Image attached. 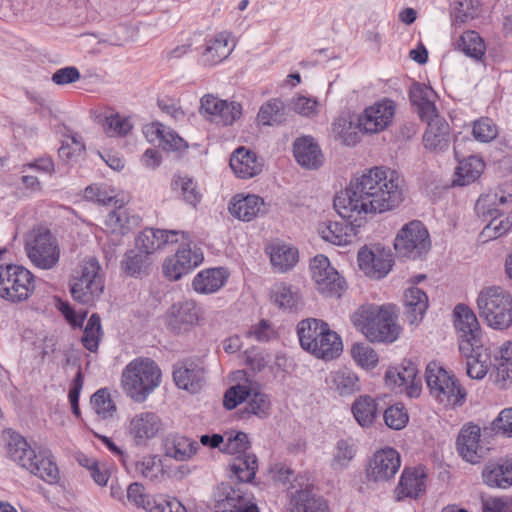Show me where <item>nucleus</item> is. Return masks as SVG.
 Segmentation results:
<instances>
[{"label":"nucleus","mask_w":512,"mask_h":512,"mask_svg":"<svg viewBox=\"0 0 512 512\" xmlns=\"http://www.w3.org/2000/svg\"><path fill=\"white\" fill-rule=\"evenodd\" d=\"M354 326L371 342L392 343L400 334L396 317L389 307L361 306L352 316Z\"/></svg>","instance_id":"f03ea898"},{"label":"nucleus","mask_w":512,"mask_h":512,"mask_svg":"<svg viewBox=\"0 0 512 512\" xmlns=\"http://www.w3.org/2000/svg\"><path fill=\"white\" fill-rule=\"evenodd\" d=\"M458 45L461 51L471 58L478 60L485 54V43L475 31L464 32L460 37Z\"/></svg>","instance_id":"3c124183"},{"label":"nucleus","mask_w":512,"mask_h":512,"mask_svg":"<svg viewBox=\"0 0 512 512\" xmlns=\"http://www.w3.org/2000/svg\"><path fill=\"white\" fill-rule=\"evenodd\" d=\"M245 501L240 491L230 486H223L215 496L214 507L216 512H237Z\"/></svg>","instance_id":"a18cd8bd"},{"label":"nucleus","mask_w":512,"mask_h":512,"mask_svg":"<svg viewBox=\"0 0 512 512\" xmlns=\"http://www.w3.org/2000/svg\"><path fill=\"white\" fill-rule=\"evenodd\" d=\"M333 132L347 146L355 145L356 133L352 123L345 118H338L333 123Z\"/></svg>","instance_id":"69168bd1"},{"label":"nucleus","mask_w":512,"mask_h":512,"mask_svg":"<svg viewBox=\"0 0 512 512\" xmlns=\"http://www.w3.org/2000/svg\"><path fill=\"white\" fill-rule=\"evenodd\" d=\"M476 305L480 318L490 328L502 331L512 325V296L502 287H484Z\"/></svg>","instance_id":"20e7f679"},{"label":"nucleus","mask_w":512,"mask_h":512,"mask_svg":"<svg viewBox=\"0 0 512 512\" xmlns=\"http://www.w3.org/2000/svg\"><path fill=\"white\" fill-rule=\"evenodd\" d=\"M301 347L319 359L332 360L342 352L339 335L320 319L307 318L297 325Z\"/></svg>","instance_id":"7ed1b4c3"},{"label":"nucleus","mask_w":512,"mask_h":512,"mask_svg":"<svg viewBox=\"0 0 512 512\" xmlns=\"http://www.w3.org/2000/svg\"><path fill=\"white\" fill-rule=\"evenodd\" d=\"M423 144L431 151L445 150L449 145V125L441 117L429 121L423 135Z\"/></svg>","instance_id":"f704fd0d"},{"label":"nucleus","mask_w":512,"mask_h":512,"mask_svg":"<svg viewBox=\"0 0 512 512\" xmlns=\"http://www.w3.org/2000/svg\"><path fill=\"white\" fill-rule=\"evenodd\" d=\"M24 468L49 484L56 483L59 478L56 464L50 457L42 454L35 453V457L30 458Z\"/></svg>","instance_id":"79ce46f5"},{"label":"nucleus","mask_w":512,"mask_h":512,"mask_svg":"<svg viewBox=\"0 0 512 512\" xmlns=\"http://www.w3.org/2000/svg\"><path fill=\"white\" fill-rule=\"evenodd\" d=\"M312 278L316 289L328 297L339 298L346 290V282L338 271L331 266L324 255L315 256L310 264Z\"/></svg>","instance_id":"ddd939ff"},{"label":"nucleus","mask_w":512,"mask_h":512,"mask_svg":"<svg viewBox=\"0 0 512 512\" xmlns=\"http://www.w3.org/2000/svg\"><path fill=\"white\" fill-rule=\"evenodd\" d=\"M203 261V252L192 242H185L175 255L166 259L163 264L164 274L171 280H178L189 273Z\"/></svg>","instance_id":"f3484780"},{"label":"nucleus","mask_w":512,"mask_h":512,"mask_svg":"<svg viewBox=\"0 0 512 512\" xmlns=\"http://www.w3.org/2000/svg\"><path fill=\"white\" fill-rule=\"evenodd\" d=\"M352 413L360 426L369 427L376 418V402L370 396H360L352 405Z\"/></svg>","instance_id":"de8ad7c7"},{"label":"nucleus","mask_w":512,"mask_h":512,"mask_svg":"<svg viewBox=\"0 0 512 512\" xmlns=\"http://www.w3.org/2000/svg\"><path fill=\"white\" fill-rule=\"evenodd\" d=\"M512 226V220H510L509 217L499 219L497 217H494L483 229L482 236L488 240V239H496L503 234H505L507 231L510 230Z\"/></svg>","instance_id":"0e129e2a"},{"label":"nucleus","mask_w":512,"mask_h":512,"mask_svg":"<svg viewBox=\"0 0 512 512\" xmlns=\"http://www.w3.org/2000/svg\"><path fill=\"white\" fill-rule=\"evenodd\" d=\"M34 276L20 265H0V297L13 302H22L34 290Z\"/></svg>","instance_id":"1a4fd4ad"},{"label":"nucleus","mask_w":512,"mask_h":512,"mask_svg":"<svg viewBox=\"0 0 512 512\" xmlns=\"http://www.w3.org/2000/svg\"><path fill=\"white\" fill-rule=\"evenodd\" d=\"M246 403L245 414L265 417L270 410L268 396L256 388L247 385H236L229 388L223 399L226 409L232 410L240 403Z\"/></svg>","instance_id":"9b49d317"},{"label":"nucleus","mask_w":512,"mask_h":512,"mask_svg":"<svg viewBox=\"0 0 512 512\" xmlns=\"http://www.w3.org/2000/svg\"><path fill=\"white\" fill-rule=\"evenodd\" d=\"M403 303L405 318L413 325L423 319L428 308V297L423 290L417 287H410L404 292Z\"/></svg>","instance_id":"2f4dec72"},{"label":"nucleus","mask_w":512,"mask_h":512,"mask_svg":"<svg viewBox=\"0 0 512 512\" xmlns=\"http://www.w3.org/2000/svg\"><path fill=\"white\" fill-rule=\"evenodd\" d=\"M394 248L401 258H421L431 248V240L427 228L418 220L408 222L396 234Z\"/></svg>","instance_id":"9d476101"},{"label":"nucleus","mask_w":512,"mask_h":512,"mask_svg":"<svg viewBox=\"0 0 512 512\" xmlns=\"http://www.w3.org/2000/svg\"><path fill=\"white\" fill-rule=\"evenodd\" d=\"M25 250L31 263L39 269H53L60 260L58 241L45 228L34 229L27 235Z\"/></svg>","instance_id":"0eeeda50"},{"label":"nucleus","mask_w":512,"mask_h":512,"mask_svg":"<svg viewBox=\"0 0 512 512\" xmlns=\"http://www.w3.org/2000/svg\"><path fill=\"white\" fill-rule=\"evenodd\" d=\"M409 417L404 406L395 404L388 407L384 412V421L386 425L394 430L403 429L408 423Z\"/></svg>","instance_id":"bf43d9fd"},{"label":"nucleus","mask_w":512,"mask_h":512,"mask_svg":"<svg viewBox=\"0 0 512 512\" xmlns=\"http://www.w3.org/2000/svg\"><path fill=\"white\" fill-rule=\"evenodd\" d=\"M395 112V102L384 98L365 108L358 117V127L366 134L380 133L391 125Z\"/></svg>","instance_id":"2eb2a0df"},{"label":"nucleus","mask_w":512,"mask_h":512,"mask_svg":"<svg viewBox=\"0 0 512 512\" xmlns=\"http://www.w3.org/2000/svg\"><path fill=\"white\" fill-rule=\"evenodd\" d=\"M356 453V446L351 439H341L337 441L330 463L331 468L334 471H342L346 469L356 456Z\"/></svg>","instance_id":"49530a36"},{"label":"nucleus","mask_w":512,"mask_h":512,"mask_svg":"<svg viewBox=\"0 0 512 512\" xmlns=\"http://www.w3.org/2000/svg\"><path fill=\"white\" fill-rule=\"evenodd\" d=\"M161 371L156 363L147 358L131 361L122 372L125 393L135 402H144L160 384Z\"/></svg>","instance_id":"39448f33"},{"label":"nucleus","mask_w":512,"mask_h":512,"mask_svg":"<svg viewBox=\"0 0 512 512\" xmlns=\"http://www.w3.org/2000/svg\"><path fill=\"white\" fill-rule=\"evenodd\" d=\"M229 212L237 219L249 222L264 215L266 205L264 200L257 195H236L229 205Z\"/></svg>","instance_id":"393cba45"},{"label":"nucleus","mask_w":512,"mask_h":512,"mask_svg":"<svg viewBox=\"0 0 512 512\" xmlns=\"http://www.w3.org/2000/svg\"><path fill=\"white\" fill-rule=\"evenodd\" d=\"M174 183L176 187L181 189L183 199L188 204L195 206L200 201L201 195L192 179L188 177H179Z\"/></svg>","instance_id":"774afa93"},{"label":"nucleus","mask_w":512,"mask_h":512,"mask_svg":"<svg viewBox=\"0 0 512 512\" xmlns=\"http://www.w3.org/2000/svg\"><path fill=\"white\" fill-rule=\"evenodd\" d=\"M6 456L23 467L30 458L35 457V451L31 449L26 439L12 429H5L2 432Z\"/></svg>","instance_id":"b1692460"},{"label":"nucleus","mask_w":512,"mask_h":512,"mask_svg":"<svg viewBox=\"0 0 512 512\" xmlns=\"http://www.w3.org/2000/svg\"><path fill=\"white\" fill-rule=\"evenodd\" d=\"M351 356L360 367L371 370L378 364V355L373 348L363 343H355L351 348Z\"/></svg>","instance_id":"864d4df0"},{"label":"nucleus","mask_w":512,"mask_h":512,"mask_svg":"<svg viewBox=\"0 0 512 512\" xmlns=\"http://www.w3.org/2000/svg\"><path fill=\"white\" fill-rule=\"evenodd\" d=\"M284 105L279 99H271L264 103L257 114V120L262 125H273L281 120Z\"/></svg>","instance_id":"6e6d98bb"},{"label":"nucleus","mask_w":512,"mask_h":512,"mask_svg":"<svg viewBox=\"0 0 512 512\" xmlns=\"http://www.w3.org/2000/svg\"><path fill=\"white\" fill-rule=\"evenodd\" d=\"M103 126L105 133L110 137L125 136L132 129L130 120L118 113L107 115Z\"/></svg>","instance_id":"4d7b16f0"},{"label":"nucleus","mask_w":512,"mask_h":512,"mask_svg":"<svg viewBox=\"0 0 512 512\" xmlns=\"http://www.w3.org/2000/svg\"><path fill=\"white\" fill-rule=\"evenodd\" d=\"M135 472L152 481L158 482L164 476L161 461L156 456L146 455L135 463Z\"/></svg>","instance_id":"8fccbe9b"},{"label":"nucleus","mask_w":512,"mask_h":512,"mask_svg":"<svg viewBox=\"0 0 512 512\" xmlns=\"http://www.w3.org/2000/svg\"><path fill=\"white\" fill-rule=\"evenodd\" d=\"M294 155L297 162L307 169H317L324 161L318 143L311 136H303L296 139L294 142Z\"/></svg>","instance_id":"c85d7f7f"},{"label":"nucleus","mask_w":512,"mask_h":512,"mask_svg":"<svg viewBox=\"0 0 512 512\" xmlns=\"http://www.w3.org/2000/svg\"><path fill=\"white\" fill-rule=\"evenodd\" d=\"M163 430L160 416L154 412L144 411L135 414L128 424V434L138 446H144L149 440L158 436Z\"/></svg>","instance_id":"412c9836"},{"label":"nucleus","mask_w":512,"mask_h":512,"mask_svg":"<svg viewBox=\"0 0 512 512\" xmlns=\"http://www.w3.org/2000/svg\"><path fill=\"white\" fill-rule=\"evenodd\" d=\"M91 405L95 413L101 419L113 417L116 412V405L107 389H99L91 397Z\"/></svg>","instance_id":"603ef678"},{"label":"nucleus","mask_w":512,"mask_h":512,"mask_svg":"<svg viewBox=\"0 0 512 512\" xmlns=\"http://www.w3.org/2000/svg\"><path fill=\"white\" fill-rule=\"evenodd\" d=\"M203 320L202 310L193 300H185L173 304L166 313L167 327L174 333L190 331Z\"/></svg>","instance_id":"a211bd4d"},{"label":"nucleus","mask_w":512,"mask_h":512,"mask_svg":"<svg viewBox=\"0 0 512 512\" xmlns=\"http://www.w3.org/2000/svg\"><path fill=\"white\" fill-rule=\"evenodd\" d=\"M269 255L273 268L282 273L292 269L298 262V250L284 243L271 244Z\"/></svg>","instance_id":"ea45409f"},{"label":"nucleus","mask_w":512,"mask_h":512,"mask_svg":"<svg viewBox=\"0 0 512 512\" xmlns=\"http://www.w3.org/2000/svg\"><path fill=\"white\" fill-rule=\"evenodd\" d=\"M101 336L102 329L100 317L97 314H92L86 324L82 337L84 347L91 352H95L98 349Z\"/></svg>","instance_id":"5fc2aeb1"},{"label":"nucleus","mask_w":512,"mask_h":512,"mask_svg":"<svg viewBox=\"0 0 512 512\" xmlns=\"http://www.w3.org/2000/svg\"><path fill=\"white\" fill-rule=\"evenodd\" d=\"M227 278L228 274L223 268L206 269L194 277L192 286L197 293L211 294L222 288Z\"/></svg>","instance_id":"e433bc0d"},{"label":"nucleus","mask_w":512,"mask_h":512,"mask_svg":"<svg viewBox=\"0 0 512 512\" xmlns=\"http://www.w3.org/2000/svg\"><path fill=\"white\" fill-rule=\"evenodd\" d=\"M100 270L97 259L89 257L82 261L77 275L71 281V295L74 300L89 304L103 292L104 282Z\"/></svg>","instance_id":"6e6552de"},{"label":"nucleus","mask_w":512,"mask_h":512,"mask_svg":"<svg viewBox=\"0 0 512 512\" xmlns=\"http://www.w3.org/2000/svg\"><path fill=\"white\" fill-rule=\"evenodd\" d=\"M492 361L497 382L505 385L507 380H512V340L505 341L494 349Z\"/></svg>","instance_id":"58836bf2"},{"label":"nucleus","mask_w":512,"mask_h":512,"mask_svg":"<svg viewBox=\"0 0 512 512\" xmlns=\"http://www.w3.org/2000/svg\"><path fill=\"white\" fill-rule=\"evenodd\" d=\"M84 197L89 201H94L103 205L114 204L116 206L118 203V199L116 198L113 190L96 185L86 187L84 190Z\"/></svg>","instance_id":"052dcab7"},{"label":"nucleus","mask_w":512,"mask_h":512,"mask_svg":"<svg viewBox=\"0 0 512 512\" xmlns=\"http://www.w3.org/2000/svg\"><path fill=\"white\" fill-rule=\"evenodd\" d=\"M289 512H329L327 502L309 489L297 490L290 499Z\"/></svg>","instance_id":"c9c22d12"},{"label":"nucleus","mask_w":512,"mask_h":512,"mask_svg":"<svg viewBox=\"0 0 512 512\" xmlns=\"http://www.w3.org/2000/svg\"><path fill=\"white\" fill-rule=\"evenodd\" d=\"M146 266L145 258L140 252L130 250L125 254L121 263L123 271L130 275L135 276L140 274Z\"/></svg>","instance_id":"e2e57ef3"},{"label":"nucleus","mask_w":512,"mask_h":512,"mask_svg":"<svg viewBox=\"0 0 512 512\" xmlns=\"http://www.w3.org/2000/svg\"><path fill=\"white\" fill-rule=\"evenodd\" d=\"M231 473L240 482H250L254 479L258 461L252 453H244L236 456L229 465Z\"/></svg>","instance_id":"c03bdc74"},{"label":"nucleus","mask_w":512,"mask_h":512,"mask_svg":"<svg viewBox=\"0 0 512 512\" xmlns=\"http://www.w3.org/2000/svg\"><path fill=\"white\" fill-rule=\"evenodd\" d=\"M249 448L248 436L244 432L231 431L225 433V443L221 447V451L228 454H244L248 453Z\"/></svg>","instance_id":"13d9d810"},{"label":"nucleus","mask_w":512,"mask_h":512,"mask_svg":"<svg viewBox=\"0 0 512 512\" xmlns=\"http://www.w3.org/2000/svg\"><path fill=\"white\" fill-rule=\"evenodd\" d=\"M144 134L151 142L158 140L164 149L180 150L186 146L183 138L161 123H152L145 126Z\"/></svg>","instance_id":"4c0bfd02"},{"label":"nucleus","mask_w":512,"mask_h":512,"mask_svg":"<svg viewBox=\"0 0 512 512\" xmlns=\"http://www.w3.org/2000/svg\"><path fill=\"white\" fill-rule=\"evenodd\" d=\"M173 378L179 388L190 393L199 392L205 385L204 369L193 363H182L176 366Z\"/></svg>","instance_id":"bb28decb"},{"label":"nucleus","mask_w":512,"mask_h":512,"mask_svg":"<svg viewBox=\"0 0 512 512\" xmlns=\"http://www.w3.org/2000/svg\"><path fill=\"white\" fill-rule=\"evenodd\" d=\"M403 201V180L394 170L373 167L351 180L344 195L334 199V207L346 222H322L321 238L334 245L350 244L355 227H361L367 214H381L396 209Z\"/></svg>","instance_id":"f257e3e1"},{"label":"nucleus","mask_w":512,"mask_h":512,"mask_svg":"<svg viewBox=\"0 0 512 512\" xmlns=\"http://www.w3.org/2000/svg\"><path fill=\"white\" fill-rule=\"evenodd\" d=\"M472 133L475 139L489 142L497 136L498 130L491 119L481 118L475 121Z\"/></svg>","instance_id":"680f3d73"},{"label":"nucleus","mask_w":512,"mask_h":512,"mask_svg":"<svg viewBox=\"0 0 512 512\" xmlns=\"http://www.w3.org/2000/svg\"><path fill=\"white\" fill-rule=\"evenodd\" d=\"M400 466V455L395 449H381L369 460L366 477L370 482H386L394 478Z\"/></svg>","instance_id":"aec40b11"},{"label":"nucleus","mask_w":512,"mask_h":512,"mask_svg":"<svg viewBox=\"0 0 512 512\" xmlns=\"http://www.w3.org/2000/svg\"><path fill=\"white\" fill-rule=\"evenodd\" d=\"M233 48L234 46L229 41V34L218 33L213 38L206 40L201 53V62L206 66L217 65L231 54Z\"/></svg>","instance_id":"cd10ccee"},{"label":"nucleus","mask_w":512,"mask_h":512,"mask_svg":"<svg viewBox=\"0 0 512 512\" xmlns=\"http://www.w3.org/2000/svg\"><path fill=\"white\" fill-rule=\"evenodd\" d=\"M466 358L467 375L472 379H482L493 367V361L488 349L482 343L471 345V350L460 351Z\"/></svg>","instance_id":"a878e982"},{"label":"nucleus","mask_w":512,"mask_h":512,"mask_svg":"<svg viewBox=\"0 0 512 512\" xmlns=\"http://www.w3.org/2000/svg\"><path fill=\"white\" fill-rule=\"evenodd\" d=\"M330 390L339 396H350L360 390L359 378L348 368L332 371L326 378Z\"/></svg>","instance_id":"473e14b6"},{"label":"nucleus","mask_w":512,"mask_h":512,"mask_svg":"<svg viewBox=\"0 0 512 512\" xmlns=\"http://www.w3.org/2000/svg\"><path fill=\"white\" fill-rule=\"evenodd\" d=\"M357 260L360 270L376 280L386 277L394 264L391 250L381 245L362 247L358 251Z\"/></svg>","instance_id":"4468645a"},{"label":"nucleus","mask_w":512,"mask_h":512,"mask_svg":"<svg viewBox=\"0 0 512 512\" xmlns=\"http://www.w3.org/2000/svg\"><path fill=\"white\" fill-rule=\"evenodd\" d=\"M333 132L347 146L355 145L356 133L352 123L345 118H338L333 123Z\"/></svg>","instance_id":"338daca9"},{"label":"nucleus","mask_w":512,"mask_h":512,"mask_svg":"<svg viewBox=\"0 0 512 512\" xmlns=\"http://www.w3.org/2000/svg\"><path fill=\"white\" fill-rule=\"evenodd\" d=\"M139 222L138 216L131 215L128 209L119 205L106 216L104 229L107 233L123 236L138 226Z\"/></svg>","instance_id":"72a5a7b5"},{"label":"nucleus","mask_w":512,"mask_h":512,"mask_svg":"<svg viewBox=\"0 0 512 512\" xmlns=\"http://www.w3.org/2000/svg\"><path fill=\"white\" fill-rule=\"evenodd\" d=\"M482 479L492 488L505 489L512 486V459L486 463L482 470Z\"/></svg>","instance_id":"c756f323"},{"label":"nucleus","mask_w":512,"mask_h":512,"mask_svg":"<svg viewBox=\"0 0 512 512\" xmlns=\"http://www.w3.org/2000/svg\"><path fill=\"white\" fill-rule=\"evenodd\" d=\"M272 297L276 305L285 310L297 309L301 302L298 291L286 283L275 284Z\"/></svg>","instance_id":"09e8293b"},{"label":"nucleus","mask_w":512,"mask_h":512,"mask_svg":"<svg viewBox=\"0 0 512 512\" xmlns=\"http://www.w3.org/2000/svg\"><path fill=\"white\" fill-rule=\"evenodd\" d=\"M485 164L483 160L477 156H469L459 161L456 168L455 183L459 186L468 185L477 180L484 170Z\"/></svg>","instance_id":"37998d69"},{"label":"nucleus","mask_w":512,"mask_h":512,"mask_svg":"<svg viewBox=\"0 0 512 512\" xmlns=\"http://www.w3.org/2000/svg\"><path fill=\"white\" fill-rule=\"evenodd\" d=\"M426 488V474L422 468L405 469L395 490L397 499L417 498Z\"/></svg>","instance_id":"7c9ffc66"},{"label":"nucleus","mask_w":512,"mask_h":512,"mask_svg":"<svg viewBox=\"0 0 512 512\" xmlns=\"http://www.w3.org/2000/svg\"><path fill=\"white\" fill-rule=\"evenodd\" d=\"M418 373L416 364L410 360H404L401 364L387 369L385 383L395 393H405L410 398H417L422 391Z\"/></svg>","instance_id":"f8f14e48"},{"label":"nucleus","mask_w":512,"mask_h":512,"mask_svg":"<svg viewBox=\"0 0 512 512\" xmlns=\"http://www.w3.org/2000/svg\"><path fill=\"white\" fill-rule=\"evenodd\" d=\"M456 450L464 461L471 464H477L485 458L489 448L477 424L468 422L461 427L456 438Z\"/></svg>","instance_id":"dca6fc26"},{"label":"nucleus","mask_w":512,"mask_h":512,"mask_svg":"<svg viewBox=\"0 0 512 512\" xmlns=\"http://www.w3.org/2000/svg\"><path fill=\"white\" fill-rule=\"evenodd\" d=\"M425 380L430 394L446 407H455L463 404L466 393L461 388L454 375L446 371L436 362L426 367Z\"/></svg>","instance_id":"423d86ee"},{"label":"nucleus","mask_w":512,"mask_h":512,"mask_svg":"<svg viewBox=\"0 0 512 512\" xmlns=\"http://www.w3.org/2000/svg\"><path fill=\"white\" fill-rule=\"evenodd\" d=\"M230 167L238 178L249 179L262 171L263 163L255 152L238 147L230 157Z\"/></svg>","instance_id":"5701e85b"},{"label":"nucleus","mask_w":512,"mask_h":512,"mask_svg":"<svg viewBox=\"0 0 512 512\" xmlns=\"http://www.w3.org/2000/svg\"><path fill=\"white\" fill-rule=\"evenodd\" d=\"M179 236L182 240H188V234L184 231L147 228L138 235L136 247L140 253L150 255L164 248L167 244L178 242Z\"/></svg>","instance_id":"4be33fe9"},{"label":"nucleus","mask_w":512,"mask_h":512,"mask_svg":"<svg viewBox=\"0 0 512 512\" xmlns=\"http://www.w3.org/2000/svg\"><path fill=\"white\" fill-rule=\"evenodd\" d=\"M454 325L459 337V350H471V345L480 343L482 330L475 313L466 305L458 304L454 308Z\"/></svg>","instance_id":"6ab92c4d"},{"label":"nucleus","mask_w":512,"mask_h":512,"mask_svg":"<svg viewBox=\"0 0 512 512\" xmlns=\"http://www.w3.org/2000/svg\"><path fill=\"white\" fill-rule=\"evenodd\" d=\"M199 448V444L185 436L176 435L168 439L165 444L166 456L177 461L191 459Z\"/></svg>","instance_id":"a19ab883"}]
</instances>
